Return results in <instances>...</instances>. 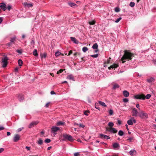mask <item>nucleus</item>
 Returning <instances> with one entry per match:
<instances>
[{
	"mask_svg": "<svg viewBox=\"0 0 156 156\" xmlns=\"http://www.w3.org/2000/svg\"><path fill=\"white\" fill-rule=\"evenodd\" d=\"M124 51V54L121 59L122 62L123 63L125 62L126 61L131 60L134 55L133 54L127 50H125Z\"/></svg>",
	"mask_w": 156,
	"mask_h": 156,
	"instance_id": "nucleus-1",
	"label": "nucleus"
},
{
	"mask_svg": "<svg viewBox=\"0 0 156 156\" xmlns=\"http://www.w3.org/2000/svg\"><path fill=\"white\" fill-rule=\"evenodd\" d=\"M62 136L64 139L63 140H67L70 142H72L74 140L73 137L70 135L66 134H64Z\"/></svg>",
	"mask_w": 156,
	"mask_h": 156,
	"instance_id": "nucleus-2",
	"label": "nucleus"
},
{
	"mask_svg": "<svg viewBox=\"0 0 156 156\" xmlns=\"http://www.w3.org/2000/svg\"><path fill=\"white\" fill-rule=\"evenodd\" d=\"M60 130V128L58 127L53 126L51 129V132L52 133L53 135L55 136L56 134V132Z\"/></svg>",
	"mask_w": 156,
	"mask_h": 156,
	"instance_id": "nucleus-3",
	"label": "nucleus"
},
{
	"mask_svg": "<svg viewBox=\"0 0 156 156\" xmlns=\"http://www.w3.org/2000/svg\"><path fill=\"white\" fill-rule=\"evenodd\" d=\"M8 59V58L7 56H5L2 58V62L3 63L2 66L3 67L5 68L6 66L8 63L7 61Z\"/></svg>",
	"mask_w": 156,
	"mask_h": 156,
	"instance_id": "nucleus-4",
	"label": "nucleus"
},
{
	"mask_svg": "<svg viewBox=\"0 0 156 156\" xmlns=\"http://www.w3.org/2000/svg\"><path fill=\"white\" fill-rule=\"evenodd\" d=\"M139 116L141 118H146L147 119L148 118L147 114L144 112L142 111L140 112L139 113Z\"/></svg>",
	"mask_w": 156,
	"mask_h": 156,
	"instance_id": "nucleus-5",
	"label": "nucleus"
},
{
	"mask_svg": "<svg viewBox=\"0 0 156 156\" xmlns=\"http://www.w3.org/2000/svg\"><path fill=\"white\" fill-rule=\"evenodd\" d=\"M106 131L113 133H115L117 132L116 129L113 127L107 128Z\"/></svg>",
	"mask_w": 156,
	"mask_h": 156,
	"instance_id": "nucleus-6",
	"label": "nucleus"
},
{
	"mask_svg": "<svg viewBox=\"0 0 156 156\" xmlns=\"http://www.w3.org/2000/svg\"><path fill=\"white\" fill-rule=\"evenodd\" d=\"M136 122V120L133 117H132L130 119L127 121V124L129 125L132 126L133 125V123H135Z\"/></svg>",
	"mask_w": 156,
	"mask_h": 156,
	"instance_id": "nucleus-7",
	"label": "nucleus"
},
{
	"mask_svg": "<svg viewBox=\"0 0 156 156\" xmlns=\"http://www.w3.org/2000/svg\"><path fill=\"white\" fill-rule=\"evenodd\" d=\"M134 98L137 99L144 100L145 99V96L144 94H137L134 96Z\"/></svg>",
	"mask_w": 156,
	"mask_h": 156,
	"instance_id": "nucleus-8",
	"label": "nucleus"
},
{
	"mask_svg": "<svg viewBox=\"0 0 156 156\" xmlns=\"http://www.w3.org/2000/svg\"><path fill=\"white\" fill-rule=\"evenodd\" d=\"M39 123V122L38 121H34L30 123L28 126V127L29 128H31L32 127L34 126L37 125Z\"/></svg>",
	"mask_w": 156,
	"mask_h": 156,
	"instance_id": "nucleus-9",
	"label": "nucleus"
},
{
	"mask_svg": "<svg viewBox=\"0 0 156 156\" xmlns=\"http://www.w3.org/2000/svg\"><path fill=\"white\" fill-rule=\"evenodd\" d=\"M132 112V115L133 116L135 117H136L137 116V114L138 113V112L136 108H134L133 109Z\"/></svg>",
	"mask_w": 156,
	"mask_h": 156,
	"instance_id": "nucleus-10",
	"label": "nucleus"
},
{
	"mask_svg": "<svg viewBox=\"0 0 156 156\" xmlns=\"http://www.w3.org/2000/svg\"><path fill=\"white\" fill-rule=\"evenodd\" d=\"M113 147L115 149L118 150L120 147V145L118 143H115L113 144Z\"/></svg>",
	"mask_w": 156,
	"mask_h": 156,
	"instance_id": "nucleus-11",
	"label": "nucleus"
},
{
	"mask_svg": "<svg viewBox=\"0 0 156 156\" xmlns=\"http://www.w3.org/2000/svg\"><path fill=\"white\" fill-rule=\"evenodd\" d=\"M5 4L4 3H0V7L4 11L6 10L7 8Z\"/></svg>",
	"mask_w": 156,
	"mask_h": 156,
	"instance_id": "nucleus-12",
	"label": "nucleus"
},
{
	"mask_svg": "<svg viewBox=\"0 0 156 156\" xmlns=\"http://www.w3.org/2000/svg\"><path fill=\"white\" fill-rule=\"evenodd\" d=\"M100 136L101 138L105 139L107 140H108L110 138V137L109 136L104 135L102 134H100Z\"/></svg>",
	"mask_w": 156,
	"mask_h": 156,
	"instance_id": "nucleus-13",
	"label": "nucleus"
},
{
	"mask_svg": "<svg viewBox=\"0 0 156 156\" xmlns=\"http://www.w3.org/2000/svg\"><path fill=\"white\" fill-rule=\"evenodd\" d=\"M119 66L118 64L116 63H114L113 65L111 66L108 68V69H111L116 68Z\"/></svg>",
	"mask_w": 156,
	"mask_h": 156,
	"instance_id": "nucleus-14",
	"label": "nucleus"
},
{
	"mask_svg": "<svg viewBox=\"0 0 156 156\" xmlns=\"http://www.w3.org/2000/svg\"><path fill=\"white\" fill-rule=\"evenodd\" d=\"M70 39L71 41L75 44H79V41H78L75 37H71Z\"/></svg>",
	"mask_w": 156,
	"mask_h": 156,
	"instance_id": "nucleus-15",
	"label": "nucleus"
},
{
	"mask_svg": "<svg viewBox=\"0 0 156 156\" xmlns=\"http://www.w3.org/2000/svg\"><path fill=\"white\" fill-rule=\"evenodd\" d=\"M20 138V137L19 135L18 134H16L15 135L14 137L13 140L14 142H16L17 141L19 140Z\"/></svg>",
	"mask_w": 156,
	"mask_h": 156,
	"instance_id": "nucleus-16",
	"label": "nucleus"
},
{
	"mask_svg": "<svg viewBox=\"0 0 156 156\" xmlns=\"http://www.w3.org/2000/svg\"><path fill=\"white\" fill-rule=\"evenodd\" d=\"M23 5L25 7L29 8L33 6V4L32 3H29L27 2H25L23 3Z\"/></svg>",
	"mask_w": 156,
	"mask_h": 156,
	"instance_id": "nucleus-17",
	"label": "nucleus"
},
{
	"mask_svg": "<svg viewBox=\"0 0 156 156\" xmlns=\"http://www.w3.org/2000/svg\"><path fill=\"white\" fill-rule=\"evenodd\" d=\"M17 97L18 99L20 101H22L24 99V97L22 95H18Z\"/></svg>",
	"mask_w": 156,
	"mask_h": 156,
	"instance_id": "nucleus-18",
	"label": "nucleus"
},
{
	"mask_svg": "<svg viewBox=\"0 0 156 156\" xmlns=\"http://www.w3.org/2000/svg\"><path fill=\"white\" fill-rule=\"evenodd\" d=\"M123 95L126 97H127L129 96V92L127 90H124L123 92Z\"/></svg>",
	"mask_w": 156,
	"mask_h": 156,
	"instance_id": "nucleus-19",
	"label": "nucleus"
},
{
	"mask_svg": "<svg viewBox=\"0 0 156 156\" xmlns=\"http://www.w3.org/2000/svg\"><path fill=\"white\" fill-rule=\"evenodd\" d=\"M65 122L62 121H58L56 123V125L57 126H62L64 125Z\"/></svg>",
	"mask_w": 156,
	"mask_h": 156,
	"instance_id": "nucleus-20",
	"label": "nucleus"
},
{
	"mask_svg": "<svg viewBox=\"0 0 156 156\" xmlns=\"http://www.w3.org/2000/svg\"><path fill=\"white\" fill-rule=\"evenodd\" d=\"M15 37H13L10 40L11 42L10 43L8 44V45L9 46H10L11 45L12 43L14 42V41L15 40Z\"/></svg>",
	"mask_w": 156,
	"mask_h": 156,
	"instance_id": "nucleus-21",
	"label": "nucleus"
},
{
	"mask_svg": "<svg viewBox=\"0 0 156 156\" xmlns=\"http://www.w3.org/2000/svg\"><path fill=\"white\" fill-rule=\"evenodd\" d=\"M99 104L101 105V106L104 107H106L107 106L103 102L99 101H98Z\"/></svg>",
	"mask_w": 156,
	"mask_h": 156,
	"instance_id": "nucleus-22",
	"label": "nucleus"
},
{
	"mask_svg": "<svg viewBox=\"0 0 156 156\" xmlns=\"http://www.w3.org/2000/svg\"><path fill=\"white\" fill-rule=\"evenodd\" d=\"M67 78L69 80H72L73 81H74L73 77L72 75H69L67 77Z\"/></svg>",
	"mask_w": 156,
	"mask_h": 156,
	"instance_id": "nucleus-23",
	"label": "nucleus"
},
{
	"mask_svg": "<svg viewBox=\"0 0 156 156\" xmlns=\"http://www.w3.org/2000/svg\"><path fill=\"white\" fill-rule=\"evenodd\" d=\"M98 47V45L97 43H95L92 46V48L94 49H97Z\"/></svg>",
	"mask_w": 156,
	"mask_h": 156,
	"instance_id": "nucleus-24",
	"label": "nucleus"
},
{
	"mask_svg": "<svg viewBox=\"0 0 156 156\" xmlns=\"http://www.w3.org/2000/svg\"><path fill=\"white\" fill-rule=\"evenodd\" d=\"M136 152V151L135 150H132L129 151V154L131 156L133 155L134 153Z\"/></svg>",
	"mask_w": 156,
	"mask_h": 156,
	"instance_id": "nucleus-25",
	"label": "nucleus"
},
{
	"mask_svg": "<svg viewBox=\"0 0 156 156\" xmlns=\"http://www.w3.org/2000/svg\"><path fill=\"white\" fill-rule=\"evenodd\" d=\"M33 54L36 56H37L38 54H37V50L36 49H34L33 52Z\"/></svg>",
	"mask_w": 156,
	"mask_h": 156,
	"instance_id": "nucleus-26",
	"label": "nucleus"
},
{
	"mask_svg": "<svg viewBox=\"0 0 156 156\" xmlns=\"http://www.w3.org/2000/svg\"><path fill=\"white\" fill-rule=\"evenodd\" d=\"M154 79L152 77H151L150 78H149V79H148L147 80V81L149 83H151L152 82H154Z\"/></svg>",
	"mask_w": 156,
	"mask_h": 156,
	"instance_id": "nucleus-27",
	"label": "nucleus"
},
{
	"mask_svg": "<svg viewBox=\"0 0 156 156\" xmlns=\"http://www.w3.org/2000/svg\"><path fill=\"white\" fill-rule=\"evenodd\" d=\"M18 63L20 66H21L23 65V61L21 59L18 60Z\"/></svg>",
	"mask_w": 156,
	"mask_h": 156,
	"instance_id": "nucleus-28",
	"label": "nucleus"
},
{
	"mask_svg": "<svg viewBox=\"0 0 156 156\" xmlns=\"http://www.w3.org/2000/svg\"><path fill=\"white\" fill-rule=\"evenodd\" d=\"M37 143L39 145H41L43 143L42 140L41 138L39 139V140L37 141Z\"/></svg>",
	"mask_w": 156,
	"mask_h": 156,
	"instance_id": "nucleus-29",
	"label": "nucleus"
},
{
	"mask_svg": "<svg viewBox=\"0 0 156 156\" xmlns=\"http://www.w3.org/2000/svg\"><path fill=\"white\" fill-rule=\"evenodd\" d=\"M118 135L120 136H122L124 135V132L122 130H120L119 131Z\"/></svg>",
	"mask_w": 156,
	"mask_h": 156,
	"instance_id": "nucleus-30",
	"label": "nucleus"
},
{
	"mask_svg": "<svg viewBox=\"0 0 156 156\" xmlns=\"http://www.w3.org/2000/svg\"><path fill=\"white\" fill-rule=\"evenodd\" d=\"M119 87V85L118 84L116 83L114 85L113 88V89H116L117 88H118Z\"/></svg>",
	"mask_w": 156,
	"mask_h": 156,
	"instance_id": "nucleus-31",
	"label": "nucleus"
},
{
	"mask_svg": "<svg viewBox=\"0 0 156 156\" xmlns=\"http://www.w3.org/2000/svg\"><path fill=\"white\" fill-rule=\"evenodd\" d=\"M88 50V48L86 47H84L82 48V51L84 52H85Z\"/></svg>",
	"mask_w": 156,
	"mask_h": 156,
	"instance_id": "nucleus-32",
	"label": "nucleus"
},
{
	"mask_svg": "<svg viewBox=\"0 0 156 156\" xmlns=\"http://www.w3.org/2000/svg\"><path fill=\"white\" fill-rule=\"evenodd\" d=\"M108 125L109 127H112L114 125V124L112 122H109L108 123Z\"/></svg>",
	"mask_w": 156,
	"mask_h": 156,
	"instance_id": "nucleus-33",
	"label": "nucleus"
},
{
	"mask_svg": "<svg viewBox=\"0 0 156 156\" xmlns=\"http://www.w3.org/2000/svg\"><path fill=\"white\" fill-rule=\"evenodd\" d=\"M75 124L76 125H77V126H79H79L80 127H82V128H84V127H85V126L83 124H82L81 123H80V124H78V123H76Z\"/></svg>",
	"mask_w": 156,
	"mask_h": 156,
	"instance_id": "nucleus-34",
	"label": "nucleus"
},
{
	"mask_svg": "<svg viewBox=\"0 0 156 156\" xmlns=\"http://www.w3.org/2000/svg\"><path fill=\"white\" fill-rule=\"evenodd\" d=\"M135 4L134 2H131L129 4V6L131 7H133L134 6Z\"/></svg>",
	"mask_w": 156,
	"mask_h": 156,
	"instance_id": "nucleus-35",
	"label": "nucleus"
},
{
	"mask_svg": "<svg viewBox=\"0 0 156 156\" xmlns=\"http://www.w3.org/2000/svg\"><path fill=\"white\" fill-rule=\"evenodd\" d=\"M61 54V53L59 51H56L55 53V55L56 57H57L59 56Z\"/></svg>",
	"mask_w": 156,
	"mask_h": 156,
	"instance_id": "nucleus-36",
	"label": "nucleus"
},
{
	"mask_svg": "<svg viewBox=\"0 0 156 156\" xmlns=\"http://www.w3.org/2000/svg\"><path fill=\"white\" fill-rule=\"evenodd\" d=\"M51 141V140L49 139H46L44 140V142L46 143H50Z\"/></svg>",
	"mask_w": 156,
	"mask_h": 156,
	"instance_id": "nucleus-37",
	"label": "nucleus"
},
{
	"mask_svg": "<svg viewBox=\"0 0 156 156\" xmlns=\"http://www.w3.org/2000/svg\"><path fill=\"white\" fill-rule=\"evenodd\" d=\"M69 6H71L72 7H73L76 5L75 3H72V2L69 3Z\"/></svg>",
	"mask_w": 156,
	"mask_h": 156,
	"instance_id": "nucleus-38",
	"label": "nucleus"
},
{
	"mask_svg": "<svg viewBox=\"0 0 156 156\" xmlns=\"http://www.w3.org/2000/svg\"><path fill=\"white\" fill-rule=\"evenodd\" d=\"M95 21L94 20H93L91 21H89V23L90 25H93L95 24Z\"/></svg>",
	"mask_w": 156,
	"mask_h": 156,
	"instance_id": "nucleus-39",
	"label": "nucleus"
},
{
	"mask_svg": "<svg viewBox=\"0 0 156 156\" xmlns=\"http://www.w3.org/2000/svg\"><path fill=\"white\" fill-rule=\"evenodd\" d=\"M98 54H96L95 55H90V56L94 58H96L98 57Z\"/></svg>",
	"mask_w": 156,
	"mask_h": 156,
	"instance_id": "nucleus-40",
	"label": "nucleus"
},
{
	"mask_svg": "<svg viewBox=\"0 0 156 156\" xmlns=\"http://www.w3.org/2000/svg\"><path fill=\"white\" fill-rule=\"evenodd\" d=\"M109 113L110 115H112L113 114V111L112 110L110 109L109 111Z\"/></svg>",
	"mask_w": 156,
	"mask_h": 156,
	"instance_id": "nucleus-41",
	"label": "nucleus"
},
{
	"mask_svg": "<svg viewBox=\"0 0 156 156\" xmlns=\"http://www.w3.org/2000/svg\"><path fill=\"white\" fill-rule=\"evenodd\" d=\"M122 19V18L121 17H120L117 18L115 22L116 23H118Z\"/></svg>",
	"mask_w": 156,
	"mask_h": 156,
	"instance_id": "nucleus-42",
	"label": "nucleus"
},
{
	"mask_svg": "<svg viewBox=\"0 0 156 156\" xmlns=\"http://www.w3.org/2000/svg\"><path fill=\"white\" fill-rule=\"evenodd\" d=\"M151 97V95L150 94H148L145 96V98H146L147 99H149Z\"/></svg>",
	"mask_w": 156,
	"mask_h": 156,
	"instance_id": "nucleus-43",
	"label": "nucleus"
},
{
	"mask_svg": "<svg viewBox=\"0 0 156 156\" xmlns=\"http://www.w3.org/2000/svg\"><path fill=\"white\" fill-rule=\"evenodd\" d=\"M115 11L116 12H119L120 11V9L119 8L116 7L115 8Z\"/></svg>",
	"mask_w": 156,
	"mask_h": 156,
	"instance_id": "nucleus-44",
	"label": "nucleus"
},
{
	"mask_svg": "<svg viewBox=\"0 0 156 156\" xmlns=\"http://www.w3.org/2000/svg\"><path fill=\"white\" fill-rule=\"evenodd\" d=\"M123 101L125 103H127L128 102L129 100L127 98H125L123 100Z\"/></svg>",
	"mask_w": 156,
	"mask_h": 156,
	"instance_id": "nucleus-45",
	"label": "nucleus"
},
{
	"mask_svg": "<svg viewBox=\"0 0 156 156\" xmlns=\"http://www.w3.org/2000/svg\"><path fill=\"white\" fill-rule=\"evenodd\" d=\"M23 128H23V127H22V128H19L17 130V132H20L22 130V129H23Z\"/></svg>",
	"mask_w": 156,
	"mask_h": 156,
	"instance_id": "nucleus-46",
	"label": "nucleus"
},
{
	"mask_svg": "<svg viewBox=\"0 0 156 156\" xmlns=\"http://www.w3.org/2000/svg\"><path fill=\"white\" fill-rule=\"evenodd\" d=\"M6 8L9 11L11 9L12 6L11 5H9Z\"/></svg>",
	"mask_w": 156,
	"mask_h": 156,
	"instance_id": "nucleus-47",
	"label": "nucleus"
},
{
	"mask_svg": "<svg viewBox=\"0 0 156 156\" xmlns=\"http://www.w3.org/2000/svg\"><path fill=\"white\" fill-rule=\"evenodd\" d=\"M133 139V138L132 137H129L127 139V140L129 141H131Z\"/></svg>",
	"mask_w": 156,
	"mask_h": 156,
	"instance_id": "nucleus-48",
	"label": "nucleus"
},
{
	"mask_svg": "<svg viewBox=\"0 0 156 156\" xmlns=\"http://www.w3.org/2000/svg\"><path fill=\"white\" fill-rule=\"evenodd\" d=\"M88 111H85L84 112V114L86 116H88V114L87 113H89Z\"/></svg>",
	"mask_w": 156,
	"mask_h": 156,
	"instance_id": "nucleus-49",
	"label": "nucleus"
},
{
	"mask_svg": "<svg viewBox=\"0 0 156 156\" xmlns=\"http://www.w3.org/2000/svg\"><path fill=\"white\" fill-rule=\"evenodd\" d=\"M63 71V69H60L58 71L57 73V74H58L59 73H61Z\"/></svg>",
	"mask_w": 156,
	"mask_h": 156,
	"instance_id": "nucleus-50",
	"label": "nucleus"
},
{
	"mask_svg": "<svg viewBox=\"0 0 156 156\" xmlns=\"http://www.w3.org/2000/svg\"><path fill=\"white\" fill-rule=\"evenodd\" d=\"M111 59V58H109L107 59V63L108 64L110 62Z\"/></svg>",
	"mask_w": 156,
	"mask_h": 156,
	"instance_id": "nucleus-51",
	"label": "nucleus"
},
{
	"mask_svg": "<svg viewBox=\"0 0 156 156\" xmlns=\"http://www.w3.org/2000/svg\"><path fill=\"white\" fill-rule=\"evenodd\" d=\"M34 41L33 40H32L31 42V45H34Z\"/></svg>",
	"mask_w": 156,
	"mask_h": 156,
	"instance_id": "nucleus-52",
	"label": "nucleus"
},
{
	"mask_svg": "<svg viewBox=\"0 0 156 156\" xmlns=\"http://www.w3.org/2000/svg\"><path fill=\"white\" fill-rule=\"evenodd\" d=\"M80 155L79 153L78 152H76L74 154V156H78Z\"/></svg>",
	"mask_w": 156,
	"mask_h": 156,
	"instance_id": "nucleus-53",
	"label": "nucleus"
},
{
	"mask_svg": "<svg viewBox=\"0 0 156 156\" xmlns=\"http://www.w3.org/2000/svg\"><path fill=\"white\" fill-rule=\"evenodd\" d=\"M16 52L17 53H19V54H21L22 53V51L20 50H16Z\"/></svg>",
	"mask_w": 156,
	"mask_h": 156,
	"instance_id": "nucleus-54",
	"label": "nucleus"
},
{
	"mask_svg": "<svg viewBox=\"0 0 156 156\" xmlns=\"http://www.w3.org/2000/svg\"><path fill=\"white\" fill-rule=\"evenodd\" d=\"M117 123L119 125H120L121 124V122L119 120H117Z\"/></svg>",
	"mask_w": 156,
	"mask_h": 156,
	"instance_id": "nucleus-55",
	"label": "nucleus"
},
{
	"mask_svg": "<svg viewBox=\"0 0 156 156\" xmlns=\"http://www.w3.org/2000/svg\"><path fill=\"white\" fill-rule=\"evenodd\" d=\"M25 148L27 149L28 150L30 151V147L26 146Z\"/></svg>",
	"mask_w": 156,
	"mask_h": 156,
	"instance_id": "nucleus-56",
	"label": "nucleus"
},
{
	"mask_svg": "<svg viewBox=\"0 0 156 156\" xmlns=\"http://www.w3.org/2000/svg\"><path fill=\"white\" fill-rule=\"evenodd\" d=\"M50 93H51V95L55 94V92L54 91H51V92Z\"/></svg>",
	"mask_w": 156,
	"mask_h": 156,
	"instance_id": "nucleus-57",
	"label": "nucleus"
},
{
	"mask_svg": "<svg viewBox=\"0 0 156 156\" xmlns=\"http://www.w3.org/2000/svg\"><path fill=\"white\" fill-rule=\"evenodd\" d=\"M19 68L18 67H16L15 68L14 70L15 72H17Z\"/></svg>",
	"mask_w": 156,
	"mask_h": 156,
	"instance_id": "nucleus-58",
	"label": "nucleus"
},
{
	"mask_svg": "<svg viewBox=\"0 0 156 156\" xmlns=\"http://www.w3.org/2000/svg\"><path fill=\"white\" fill-rule=\"evenodd\" d=\"M4 151V149L3 148H0V153H2Z\"/></svg>",
	"mask_w": 156,
	"mask_h": 156,
	"instance_id": "nucleus-59",
	"label": "nucleus"
},
{
	"mask_svg": "<svg viewBox=\"0 0 156 156\" xmlns=\"http://www.w3.org/2000/svg\"><path fill=\"white\" fill-rule=\"evenodd\" d=\"M72 53V51L71 50L69 51V54L68 55V56L69 55Z\"/></svg>",
	"mask_w": 156,
	"mask_h": 156,
	"instance_id": "nucleus-60",
	"label": "nucleus"
},
{
	"mask_svg": "<svg viewBox=\"0 0 156 156\" xmlns=\"http://www.w3.org/2000/svg\"><path fill=\"white\" fill-rule=\"evenodd\" d=\"M139 106V105L138 104H136V107L137 108H139V109H140Z\"/></svg>",
	"mask_w": 156,
	"mask_h": 156,
	"instance_id": "nucleus-61",
	"label": "nucleus"
},
{
	"mask_svg": "<svg viewBox=\"0 0 156 156\" xmlns=\"http://www.w3.org/2000/svg\"><path fill=\"white\" fill-rule=\"evenodd\" d=\"M4 128L3 126H0V131L3 130L4 129Z\"/></svg>",
	"mask_w": 156,
	"mask_h": 156,
	"instance_id": "nucleus-62",
	"label": "nucleus"
},
{
	"mask_svg": "<svg viewBox=\"0 0 156 156\" xmlns=\"http://www.w3.org/2000/svg\"><path fill=\"white\" fill-rule=\"evenodd\" d=\"M11 133L10 132H7V135L8 136H9L10 135Z\"/></svg>",
	"mask_w": 156,
	"mask_h": 156,
	"instance_id": "nucleus-63",
	"label": "nucleus"
},
{
	"mask_svg": "<svg viewBox=\"0 0 156 156\" xmlns=\"http://www.w3.org/2000/svg\"><path fill=\"white\" fill-rule=\"evenodd\" d=\"M49 104V103H47L45 105V107H48Z\"/></svg>",
	"mask_w": 156,
	"mask_h": 156,
	"instance_id": "nucleus-64",
	"label": "nucleus"
}]
</instances>
